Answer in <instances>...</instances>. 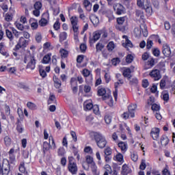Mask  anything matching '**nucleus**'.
<instances>
[{
  "instance_id": "obj_16",
  "label": "nucleus",
  "mask_w": 175,
  "mask_h": 175,
  "mask_svg": "<svg viewBox=\"0 0 175 175\" xmlns=\"http://www.w3.org/2000/svg\"><path fill=\"white\" fill-rule=\"evenodd\" d=\"M120 84H124V80L122 79L119 78L118 81L115 83V91L113 92V97L115 100H117V96H118V86Z\"/></svg>"
},
{
  "instance_id": "obj_13",
  "label": "nucleus",
  "mask_w": 175,
  "mask_h": 175,
  "mask_svg": "<svg viewBox=\"0 0 175 175\" xmlns=\"http://www.w3.org/2000/svg\"><path fill=\"white\" fill-rule=\"evenodd\" d=\"M142 9H144L146 13L151 14L152 13V8H151V3L149 0H144V4L142 5Z\"/></svg>"
},
{
  "instance_id": "obj_25",
  "label": "nucleus",
  "mask_w": 175,
  "mask_h": 175,
  "mask_svg": "<svg viewBox=\"0 0 175 175\" xmlns=\"http://www.w3.org/2000/svg\"><path fill=\"white\" fill-rule=\"evenodd\" d=\"M122 38L125 39V43H122L123 47H133L132 42L129 40V38H128L127 36H122Z\"/></svg>"
},
{
  "instance_id": "obj_48",
  "label": "nucleus",
  "mask_w": 175,
  "mask_h": 175,
  "mask_svg": "<svg viewBox=\"0 0 175 175\" xmlns=\"http://www.w3.org/2000/svg\"><path fill=\"white\" fill-rule=\"evenodd\" d=\"M93 113L96 114V116H100V111H99V106L98 105H94L92 107Z\"/></svg>"
},
{
  "instance_id": "obj_44",
  "label": "nucleus",
  "mask_w": 175,
  "mask_h": 175,
  "mask_svg": "<svg viewBox=\"0 0 175 175\" xmlns=\"http://www.w3.org/2000/svg\"><path fill=\"white\" fill-rule=\"evenodd\" d=\"M83 106L85 111H87L88 110H92V107H94V104H92V103L85 102Z\"/></svg>"
},
{
  "instance_id": "obj_14",
  "label": "nucleus",
  "mask_w": 175,
  "mask_h": 175,
  "mask_svg": "<svg viewBox=\"0 0 175 175\" xmlns=\"http://www.w3.org/2000/svg\"><path fill=\"white\" fill-rule=\"evenodd\" d=\"M162 53L165 57H169L172 55L170 46L167 44H163L162 47Z\"/></svg>"
},
{
  "instance_id": "obj_6",
  "label": "nucleus",
  "mask_w": 175,
  "mask_h": 175,
  "mask_svg": "<svg viewBox=\"0 0 175 175\" xmlns=\"http://www.w3.org/2000/svg\"><path fill=\"white\" fill-rule=\"evenodd\" d=\"M82 76H83L85 83L87 84H90V83H92V80H94V77L92 75V71L88 70V68H84L81 71Z\"/></svg>"
},
{
  "instance_id": "obj_45",
  "label": "nucleus",
  "mask_w": 175,
  "mask_h": 175,
  "mask_svg": "<svg viewBox=\"0 0 175 175\" xmlns=\"http://www.w3.org/2000/svg\"><path fill=\"white\" fill-rule=\"evenodd\" d=\"M83 152L85 154H89L90 155H92L94 154V150L91 146H85L83 149Z\"/></svg>"
},
{
  "instance_id": "obj_32",
  "label": "nucleus",
  "mask_w": 175,
  "mask_h": 175,
  "mask_svg": "<svg viewBox=\"0 0 175 175\" xmlns=\"http://www.w3.org/2000/svg\"><path fill=\"white\" fill-rule=\"evenodd\" d=\"M18 170L21 173L25 174L28 173L27 172V168L25 167V163L24 161H21L18 166Z\"/></svg>"
},
{
  "instance_id": "obj_63",
  "label": "nucleus",
  "mask_w": 175,
  "mask_h": 175,
  "mask_svg": "<svg viewBox=\"0 0 175 175\" xmlns=\"http://www.w3.org/2000/svg\"><path fill=\"white\" fill-rule=\"evenodd\" d=\"M70 135L72 136L73 142L76 143L77 142V135L76 134V132L71 131Z\"/></svg>"
},
{
  "instance_id": "obj_52",
  "label": "nucleus",
  "mask_w": 175,
  "mask_h": 175,
  "mask_svg": "<svg viewBox=\"0 0 175 175\" xmlns=\"http://www.w3.org/2000/svg\"><path fill=\"white\" fill-rule=\"evenodd\" d=\"M126 16L120 17L117 18V23L119 25H122L125 21H126Z\"/></svg>"
},
{
  "instance_id": "obj_43",
  "label": "nucleus",
  "mask_w": 175,
  "mask_h": 175,
  "mask_svg": "<svg viewBox=\"0 0 175 175\" xmlns=\"http://www.w3.org/2000/svg\"><path fill=\"white\" fill-rule=\"evenodd\" d=\"M100 36L102 35V39H106L108 36L107 29L106 27L103 28L102 29L99 30Z\"/></svg>"
},
{
  "instance_id": "obj_53",
  "label": "nucleus",
  "mask_w": 175,
  "mask_h": 175,
  "mask_svg": "<svg viewBox=\"0 0 175 175\" xmlns=\"http://www.w3.org/2000/svg\"><path fill=\"white\" fill-rule=\"evenodd\" d=\"M131 158L133 162H137V159H139V156L136 152H131Z\"/></svg>"
},
{
  "instance_id": "obj_31",
  "label": "nucleus",
  "mask_w": 175,
  "mask_h": 175,
  "mask_svg": "<svg viewBox=\"0 0 175 175\" xmlns=\"http://www.w3.org/2000/svg\"><path fill=\"white\" fill-rule=\"evenodd\" d=\"M50 148H51V144L50 142H47L46 141L43 142V152L44 154H46L47 151L50 150Z\"/></svg>"
},
{
  "instance_id": "obj_30",
  "label": "nucleus",
  "mask_w": 175,
  "mask_h": 175,
  "mask_svg": "<svg viewBox=\"0 0 175 175\" xmlns=\"http://www.w3.org/2000/svg\"><path fill=\"white\" fill-rule=\"evenodd\" d=\"M121 173L122 175H128L131 173V168H129L126 164H124L122 167Z\"/></svg>"
},
{
  "instance_id": "obj_41",
  "label": "nucleus",
  "mask_w": 175,
  "mask_h": 175,
  "mask_svg": "<svg viewBox=\"0 0 175 175\" xmlns=\"http://www.w3.org/2000/svg\"><path fill=\"white\" fill-rule=\"evenodd\" d=\"M27 107H28V109H29V110H37L38 109V106L36 105V104L29 101L27 103Z\"/></svg>"
},
{
  "instance_id": "obj_20",
  "label": "nucleus",
  "mask_w": 175,
  "mask_h": 175,
  "mask_svg": "<svg viewBox=\"0 0 175 175\" xmlns=\"http://www.w3.org/2000/svg\"><path fill=\"white\" fill-rule=\"evenodd\" d=\"M0 54L6 58L10 55L9 53H8V50L5 49V42H0Z\"/></svg>"
},
{
  "instance_id": "obj_56",
  "label": "nucleus",
  "mask_w": 175,
  "mask_h": 175,
  "mask_svg": "<svg viewBox=\"0 0 175 175\" xmlns=\"http://www.w3.org/2000/svg\"><path fill=\"white\" fill-rule=\"evenodd\" d=\"M134 33L137 38L142 35V29L139 27H135L134 29Z\"/></svg>"
},
{
  "instance_id": "obj_17",
  "label": "nucleus",
  "mask_w": 175,
  "mask_h": 175,
  "mask_svg": "<svg viewBox=\"0 0 175 175\" xmlns=\"http://www.w3.org/2000/svg\"><path fill=\"white\" fill-rule=\"evenodd\" d=\"M100 39V33L99 30L96 31L93 33V37L92 38L90 39V44H94L96 42H98Z\"/></svg>"
},
{
  "instance_id": "obj_10",
  "label": "nucleus",
  "mask_w": 175,
  "mask_h": 175,
  "mask_svg": "<svg viewBox=\"0 0 175 175\" xmlns=\"http://www.w3.org/2000/svg\"><path fill=\"white\" fill-rule=\"evenodd\" d=\"M42 2L40 1H36L34 5H33V8H34V10L33 11V16H35L36 17H39V16H40V9H42Z\"/></svg>"
},
{
  "instance_id": "obj_51",
  "label": "nucleus",
  "mask_w": 175,
  "mask_h": 175,
  "mask_svg": "<svg viewBox=\"0 0 175 175\" xmlns=\"http://www.w3.org/2000/svg\"><path fill=\"white\" fill-rule=\"evenodd\" d=\"M116 161H118V162H121V163H124V156H122V154L119 153L115 157Z\"/></svg>"
},
{
  "instance_id": "obj_5",
  "label": "nucleus",
  "mask_w": 175,
  "mask_h": 175,
  "mask_svg": "<svg viewBox=\"0 0 175 175\" xmlns=\"http://www.w3.org/2000/svg\"><path fill=\"white\" fill-rule=\"evenodd\" d=\"M28 59L29 60L28 62ZM26 69H31V70H34L36 68V59L33 55H25L24 57V63L27 64Z\"/></svg>"
},
{
  "instance_id": "obj_61",
  "label": "nucleus",
  "mask_w": 175,
  "mask_h": 175,
  "mask_svg": "<svg viewBox=\"0 0 175 175\" xmlns=\"http://www.w3.org/2000/svg\"><path fill=\"white\" fill-rule=\"evenodd\" d=\"M79 49L81 50V52L85 53V51H87V44L84 43L81 44Z\"/></svg>"
},
{
  "instance_id": "obj_28",
  "label": "nucleus",
  "mask_w": 175,
  "mask_h": 175,
  "mask_svg": "<svg viewBox=\"0 0 175 175\" xmlns=\"http://www.w3.org/2000/svg\"><path fill=\"white\" fill-rule=\"evenodd\" d=\"M61 58H68L69 57V51L64 48L59 49Z\"/></svg>"
},
{
  "instance_id": "obj_49",
  "label": "nucleus",
  "mask_w": 175,
  "mask_h": 175,
  "mask_svg": "<svg viewBox=\"0 0 175 175\" xmlns=\"http://www.w3.org/2000/svg\"><path fill=\"white\" fill-rule=\"evenodd\" d=\"M55 102H57V100L55 98V95L51 94V96H49V98L48 100V105L55 103Z\"/></svg>"
},
{
  "instance_id": "obj_57",
  "label": "nucleus",
  "mask_w": 175,
  "mask_h": 175,
  "mask_svg": "<svg viewBox=\"0 0 175 175\" xmlns=\"http://www.w3.org/2000/svg\"><path fill=\"white\" fill-rule=\"evenodd\" d=\"M41 18L50 21V14H49V12H44L42 15Z\"/></svg>"
},
{
  "instance_id": "obj_18",
  "label": "nucleus",
  "mask_w": 175,
  "mask_h": 175,
  "mask_svg": "<svg viewBox=\"0 0 175 175\" xmlns=\"http://www.w3.org/2000/svg\"><path fill=\"white\" fill-rule=\"evenodd\" d=\"M53 80L55 88H56L57 90H59V88L62 87V82L61 81V79H59V78H58V77H57L56 75H53Z\"/></svg>"
},
{
  "instance_id": "obj_23",
  "label": "nucleus",
  "mask_w": 175,
  "mask_h": 175,
  "mask_svg": "<svg viewBox=\"0 0 175 175\" xmlns=\"http://www.w3.org/2000/svg\"><path fill=\"white\" fill-rule=\"evenodd\" d=\"M120 167L118 166L117 163L112 164V170H111V175H118V172H120Z\"/></svg>"
},
{
  "instance_id": "obj_47",
  "label": "nucleus",
  "mask_w": 175,
  "mask_h": 175,
  "mask_svg": "<svg viewBox=\"0 0 175 175\" xmlns=\"http://www.w3.org/2000/svg\"><path fill=\"white\" fill-rule=\"evenodd\" d=\"M50 142H51V148L55 150L57 145L55 144V141H54V137H53V135L49 136V143Z\"/></svg>"
},
{
  "instance_id": "obj_64",
  "label": "nucleus",
  "mask_w": 175,
  "mask_h": 175,
  "mask_svg": "<svg viewBox=\"0 0 175 175\" xmlns=\"http://www.w3.org/2000/svg\"><path fill=\"white\" fill-rule=\"evenodd\" d=\"M31 27L32 29H38V27H39L38 21H34L33 22H31Z\"/></svg>"
},
{
  "instance_id": "obj_39",
  "label": "nucleus",
  "mask_w": 175,
  "mask_h": 175,
  "mask_svg": "<svg viewBox=\"0 0 175 175\" xmlns=\"http://www.w3.org/2000/svg\"><path fill=\"white\" fill-rule=\"evenodd\" d=\"M38 70H39L40 76H41L42 79L47 77V72H46L44 68H43V66H39Z\"/></svg>"
},
{
  "instance_id": "obj_60",
  "label": "nucleus",
  "mask_w": 175,
  "mask_h": 175,
  "mask_svg": "<svg viewBox=\"0 0 175 175\" xmlns=\"http://www.w3.org/2000/svg\"><path fill=\"white\" fill-rule=\"evenodd\" d=\"M133 61V56H132V55H128L126 57V64H132Z\"/></svg>"
},
{
  "instance_id": "obj_54",
  "label": "nucleus",
  "mask_w": 175,
  "mask_h": 175,
  "mask_svg": "<svg viewBox=\"0 0 175 175\" xmlns=\"http://www.w3.org/2000/svg\"><path fill=\"white\" fill-rule=\"evenodd\" d=\"M70 84L71 87L75 86V85H79L77 83V78L72 77L70 81Z\"/></svg>"
},
{
  "instance_id": "obj_11",
  "label": "nucleus",
  "mask_w": 175,
  "mask_h": 175,
  "mask_svg": "<svg viewBox=\"0 0 175 175\" xmlns=\"http://www.w3.org/2000/svg\"><path fill=\"white\" fill-rule=\"evenodd\" d=\"M85 161L88 165H90V167L92 170H94V172H95V169H98L95 161H94V157H91V155L85 156Z\"/></svg>"
},
{
  "instance_id": "obj_34",
  "label": "nucleus",
  "mask_w": 175,
  "mask_h": 175,
  "mask_svg": "<svg viewBox=\"0 0 175 175\" xmlns=\"http://www.w3.org/2000/svg\"><path fill=\"white\" fill-rule=\"evenodd\" d=\"M118 147L120 148L121 151L126 152L128 148V145L125 142H120L118 143Z\"/></svg>"
},
{
  "instance_id": "obj_55",
  "label": "nucleus",
  "mask_w": 175,
  "mask_h": 175,
  "mask_svg": "<svg viewBox=\"0 0 175 175\" xmlns=\"http://www.w3.org/2000/svg\"><path fill=\"white\" fill-rule=\"evenodd\" d=\"M151 109L153 111H156V113H157L159 111L161 107L158 105V104H152Z\"/></svg>"
},
{
  "instance_id": "obj_40",
  "label": "nucleus",
  "mask_w": 175,
  "mask_h": 175,
  "mask_svg": "<svg viewBox=\"0 0 175 175\" xmlns=\"http://www.w3.org/2000/svg\"><path fill=\"white\" fill-rule=\"evenodd\" d=\"M65 154H66V150H65L64 147H59L57 150V155L58 157H65Z\"/></svg>"
},
{
  "instance_id": "obj_15",
  "label": "nucleus",
  "mask_w": 175,
  "mask_h": 175,
  "mask_svg": "<svg viewBox=\"0 0 175 175\" xmlns=\"http://www.w3.org/2000/svg\"><path fill=\"white\" fill-rule=\"evenodd\" d=\"M159 132H161V130L159 128L154 127L151 129L150 136L153 140H158L159 139Z\"/></svg>"
},
{
  "instance_id": "obj_8",
  "label": "nucleus",
  "mask_w": 175,
  "mask_h": 175,
  "mask_svg": "<svg viewBox=\"0 0 175 175\" xmlns=\"http://www.w3.org/2000/svg\"><path fill=\"white\" fill-rule=\"evenodd\" d=\"M149 76L154 80V81H158L162 79V75H161V71L158 69L152 70L150 72Z\"/></svg>"
},
{
  "instance_id": "obj_4",
  "label": "nucleus",
  "mask_w": 175,
  "mask_h": 175,
  "mask_svg": "<svg viewBox=\"0 0 175 175\" xmlns=\"http://www.w3.org/2000/svg\"><path fill=\"white\" fill-rule=\"evenodd\" d=\"M68 170L71 174L75 175L77 174L79 168L77 167V163H76V159L72 156L68 157Z\"/></svg>"
},
{
  "instance_id": "obj_50",
  "label": "nucleus",
  "mask_w": 175,
  "mask_h": 175,
  "mask_svg": "<svg viewBox=\"0 0 175 175\" xmlns=\"http://www.w3.org/2000/svg\"><path fill=\"white\" fill-rule=\"evenodd\" d=\"M50 21H47L46 19H43L41 18V19L39 21V25L40 27H46Z\"/></svg>"
},
{
  "instance_id": "obj_12",
  "label": "nucleus",
  "mask_w": 175,
  "mask_h": 175,
  "mask_svg": "<svg viewBox=\"0 0 175 175\" xmlns=\"http://www.w3.org/2000/svg\"><path fill=\"white\" fill-rule=\"evenodd\" d=\"M113 10L115 13L119 16L125 13V8L120 3L113 5Z\"/></svg>"
},
{
  "instance_id": "obj_22",
  "label": "nucleus",
  "mask_w": 175,
  "mask_h": 175,
  "mask_svg": "<svg viewBox=\"0 0 175 175\" xmlns=\"http://www.w3.org/2000/svg\"><path fill=\"white\" fill-rule=\"evenodd\" d=\"M51 61V53H49L43 57L42 59V64H44V65H47L48 64H50Z\"/></svg>"
},
{
  "instance_id": "obj_37",
  "label": "nucleus",
  "mask_w": 175,
  "mask_h": 175,
  "mask_svg": "<svg viewBox=\"0 0 175 175\" xmlns=\"http://www.w3.org/2000/svg\"><path fill=\"white\" fill-rule=\"evenodd\" d=\"M5 21H7L8 23H10L12 20H13V13L9 12H7L4 16Z\"/></svg>"
},
{
  "instance_id": "obj_58",
  "label": "nucleus",
  "mask_w": 175,
  "mask_h": 175,
  "mask_svg": "<svg viewBox=\"0 0 175 175\" xmlns=\"http://www.w3.org/2000/svg\"><path fill=\"white\" fill-rule=\"evenodd\" d=\"M104 47H105V45H103V44H100V42H98L96 44V51H102V50H103Z\"/></svg>"
},
{
  "instance_id": "obj_59",
  "label": "nucleus",
  "mask_w": 175,
  "mask_h": 175,
  "mask_svg": "<svg viewBox=\"0 0 175 175\" xmlns=\"http://www.w3.org/2000/svg\"><path fill=\"white\" fill-rule=\"evenodd\" d=\"M53 28L55 31H58L59 28H61V23H59V21H56L53 25Z\"/></svg>"
},
{
  "instance_id": "obj_42",
  "label": "nucleus",
  "mask_w": 175,
  "mask_h": 175,
  "mask_svg": "<svg viewBox=\"0 0 175 175\" xmlns=\"http://www.w3.org/2000/svg\"><path fill=\"white\" fill-rule=\"evenodd\" d=\"M4 144L6 147H10L12 145V138L8 135L4 137Z\"/></svg>"
},
{
  "instance_id": "obj_24",
  "label": "nucleus",
  "mask_w": 175,
  "mask_h": 175,
  "mask_svg": "<svg viewBox=\"0 0 175 175\" xmlns=\"http://www.w3.org/2000/svg\"><path fill=\"white\" fill-rule=\"evenodd\" d=\"M123 76L124 77H127L129 80L131 77H132V75H131L132 73V70L129 68H123Z\"/></svg>"
},
{
  "instance_id": "obj_46",
  "label": "nucleus",
  "mask_w": 175,
  "mask_h": 175,
  "mask_svg": "<svg viewBox=\"0 0 175 175\" xmlns=\"http://www.w3.org/2000/svg\"><path fill=\"white\" fill-rule=\"evenodd\" d=\"M66 38H68V33L64 31L60 33L59 34V42L60 43H62L64 40H66Z\"/></svg>"
},
{
  "instance_id": "obj_19",
  "label": "nucleus",
  "mask_w": 175,
  "mask_h": 175,
  "mask_svg": "<svg viewBox=\"0 0 175 175\" xmlns=\"http://www.w3.org/2000/svg\"><path fill=\"white\" fill-rule=\"evenodd\" d=\"M136 107H137L136 104H131L128 106V112L131 118H135V111L136 110Z\"/></svg>"
},
{
  "instance_id": "obj_2",
  "label": "nucleus",
  "mask_w": 175,
  "mask_h": 175,
  "mask_svg": "<svg viewBox=\"0 0 175 175\" xmlns=\"http://www.w3.org/2000/svg\"><path fill=\"white\" fill-rule=\"evenodd\" d=\"M93 138L99 148H105L106 147V145L107 144V141H106V138L100 133L94 131Z\"/></svg>"
},
{
  "instance_id": "obj_21",
  "label": "nucleus",
  "mask_w": 175,
  "mask_h": 175,
  "mask_svg": "<svg viewBox=\"0 0 175 175\" xmlns=\"http://www.w3.org/2000/svg\"><path fill=\"white\" fill-rule=\"evenodd\" d=\"M160 142L163 147H166L169 144V138L166 135H163L160 138Z\"/></svg>"
},
{
  "instance_id": "obj_33",
  "label": "nucleus",
  "mask_w": 175,
  "mask_h": 175,
  "mask_svg": "<svg viewBox=\"0 0 175 175\" xmlns=\"http://www.w3.org/2000/svg\"><path fill=\"white\" fill-rule=\"evenodd\" d=\"M104 152L105 162H110V147L107 148Z\"/></svg>"
},
{
  "instance_id": "obj_7",
  "label": "nucleus",
  "mask_w": 175,
  "mask_h": 175,
  "mask_svg": "<svg viewBox=\"0 0 175 175\" xmlns=\"http://www.w3.org/2000/svg\"><path fill=\"white\" fill-rule=\"evenodd\" d=\"M70 21L74 33H79V18L77 16H72L70 18Z\"/></svg>"
},
{
  "instance_id": "obj_3",
  "label": "nucleus",
  "mask_w": 175,
  "mask_h": 175,
  "mask_svg": "<svg viewBox=\"0 0 175 175\" xmlns=\"http://www.w3.org/2000/svg\"><path fill=\"white\" fill-rule=\"evenodd\" d=\"M29 44V40H25L24 37H20L18 43L15 45L13 49V55L17 57L18 54L17 52L20 49H25L27 46Z\"/></svg>"
},
{
  "instance_id": "obj_36",
  "label": "nucleus",
  "mask_w": 175,
  "mask_h": 175,
  "mask_svg": "<svg viewBox=\"0 0 175 175\" xmlns=\"http://www.w3.org/2000/svg\"><path fill=\"white\" fill-rule=\"evenodd\" d=\"M5 35L9 39L10 42H13L14 40V36H13V33L9 29H5Z\"/></svg>"
},
{
  "instance_id": "obj_27",
  "label": "nucleus",
  "mask_w": 175,
  "mask_h": 175,
  "mask_svg": "<svg viewBox=\"0 0 175 175\" xmlns=\"http://www.w3.org/2000/svg\"><path fill=\"white\" fill-rule=\"evenodd\" d=\"M16 129L18 133H23V132H24V127L23 126L21 122H20V119L17 120Z\"/></svg>"
},
{
  "instance_id": "obj_62",
  "label": "nucleus",
  "mask_w": 175,
  "mask_h": 175,
  "mask_svg": "<svg viewBox=\"0 0 175 175\" xmlns=\"http://www.w3.org/2000/svg\"><path fill=\"white\" fill-rule=\"evenodd\" d=\"M35 38L37 43H40L42 42V33H38L36 34Z\"/></svg>"
},
{
  "instance_id": "obj_1",
  "label": "nucleus",
  "mask_w": 175,
  "mask_h": 175,
  "mask_svg": "<svg viewBox=\"0 0 175 175\" xmlns=\"http://www.w3.org/2000/svg\"><path fill=\"white\" fill-rule=\"evenodd\" d=\"M14 148H11L8 152L9 159H3L2 163L0 162V175H9L12 173L10 165L16 162V155H14Z\"/></svg>"
},
{
  "instance_id": "obj_35",
  "label": "nucleus",
  "mask_w": 175,
  "mask_h": 175,
  "mask_svg": "<svg viewBox=\"0 0 175 175\" xmlns=\"http://www.w3.org/2000/svg\"><path fill=\"white\" fill-rule=\"evenodd\" d=\"M135 16L139 20H144V12H143L142 10H135Z\"/></svg>"
},
{
  "instance_id": "obj_29",
  "label": "nucleus",
  "mask_w": 175,
  "mask_h": 175,
  "mask_svg": "<svg viewBox=\"0 0 175 175\" xmlns=\"http://www.w3.org/2000/svg\"><path fill=\"white\" fill-rule=\"evenodd\" d=\"M83 5L85 8V9L87 10V12H91V8H92V4H91V2L88 0H84L83 2Z\"/></svg>"
},
{
  "instance_id": "obj_26",
  "label": "nucleus",
  "mask_w": 175,
  "mask_h": 175,
  "mask_svg": "<svg viewBox=\"0 0 175 175\" xmlns=\"http://www.w3.org/2000/svg\"><path fill=\"white\" fill-rule=\"evenodd\" d=\"M103 56L107 59L109 58V55H110V42H108L107 45V49H104L102 52Z\"/></svg>"
},
{
  "instance_id": "obj_9",
  "label": "nucleus",
  "mask_w": 175,
  "mask_h": 175,
  "mask_svg": "<svg viewBox=\"0 0 175 175\" xmlns=\"http://www.w3.org/2000/svg\"><path fill=\"white\" fill-rule=\"evenodd\" d=\"M97 94L98 96H103V100H107L110 98L109 94H106V88L99 86L98 88Z\"/></svg>"
},
{
  "instance_id": "obj_38",
  "label": "nucleus",
  "mask_w": 175,
  "mask_h": 175,
  "mask_svg": "<svg viewBox=\"0 0 175 175\" xmlns=\"http://www.w3.org/2000/svg\"><path fill=\"white\" fill-rule=\"evenodd\" d=\"M90 18L91 23H92L94 27H97L98 24H99V18L96 16H93Z\"/></svg>"
}]
</instances>
